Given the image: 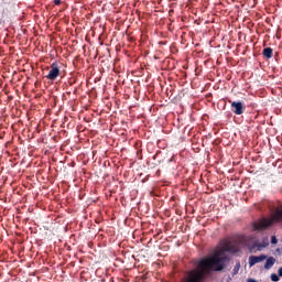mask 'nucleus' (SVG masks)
I'll return each instance as SVG.
<instances>
[{
  "label": "nucleus",
  "instance_id": "f257e3e1",
  "mask_svg": "<svg viewBox=\"0 0 282 282\" xmlns=\"http://www.w3.org/2000/svg\"><path fill=\"white\" fill-rule=\"evenodd\" d=\"M226 252L235 253L237 252V247L231 242L223 243L221 248L216 250L210 257L199 260L198 268L200 271L195 272H202L203 276L208 272H221L226 268V261H228Z\"/></svg>",
  "mask_w": 282,
  "mask_h": 282
},
{
  "label": "nucleus",
  "instance_id": "f03ea898",
  "mask_svg": "<svg viewBox=\"0 0 282 282\" xmlns=\"http://www.w3.org/2000/svg\"><path fill=\"white\" fill-rule=\"evenodd\" d=\"M282 220V209L278 210L273 218H262L258 223L253 224L254 230H265V228H270L274 224V221H281Z\"/></svg>",
  "mask_w": 282,
  "mask_h": 282
},
{
  "label": "nucleus",
  "instance_id": "7ed1b4c3",
  "mask_svg": "<svg viewBox=\"0 0 282 282\" xmlns=\"http://www.w3.org/2000/svg\"><path fill=\"white\" fill-rule=\"evenodd\" d=\"M61 76V67H58V62L51 64V69L46 75L47 80H56Z\"/></svg>",
  "mask_w": 282,
  "mask_h": 282
},
{
  "label": "nucleus",
  "instance_id": "20e7f679",
  "mask_svg": "<svg viewBox=\"0 0 282 282\" xmlns=\"http://www.w3.org/2000/svg\"><path fill=\"white\" fill-rule=\"evenodd\" d=\"M229 102L231 105V111L236 116H241L243 113V111H246V107L243 106V102H241V101H232V100H229Z\"/></svg>",
  "mask_w": 282,
  "mask_h": 282
},
{
  "label": "nucleus",
  "instance_id": "39448f33",
  "mask_svg": "<svg viewBox=\"0 0 282 282\" xmlns=\"http://www.w3.org/2000/svg\"><path fill=\"white\" fill-rule=\"evenodd\" d=\"M268 259V256L260 254V256H250L249 257V268H252L257 265V263H261L262 261H265Z\"/></svg>",
  "mask_w": 282,
  "mask_h": 282
},
{
  "label": "nucleus",
  "instance_id": "423d86ee",
  "mask_svg": "<svg viewBox=\"0 0 282 282\" xmlns=\"http://www.w3.org/2000/svg\"><path fill=\"white\" fill-rule=\"evenodd\" d=\"M204 281V275L202 272L192 271L187 282H202Z\"/></svg>",
  "mask_w": 282,
  "mask_h": 282
},
{
  "label": "nucleus",
  "instance_id": "0eeeda50",
  "mask_svg": "<svg viewBox=\"0 0 282 282\" xmlns=\"http://www.w3.org/2000/svg\"><path fill=\"white\" fill-rule=\"evenodd\" d=\"M274 263H276V259H274V257H269L267 259V262L264 263V270H270L272 269V267L274 265Z\"/></svg>",
  "mask_w": 282,
  "mask_h": 282
},
{
  "label": "nucleus",
  "instance_id": "6e6552de",
  "mask_svg": "<svg viewBox=\"0 0 282 282\" xmlns=\"http://www.w3.org/2000/svg\"><path fill=\"white\" fill-rule=\"evenodd\" d=\"M272 53H273L272 47H265V48H263V51H262V55H263V57L267 58V59L272 58Z\"/></svg>",
  "mask_w": 282,
  "mask_h": 282
},
{
  "label": "nucleus",
  "instance_id": "1a4fd4ad",
  "mask_svg": "<svg viewBox=\"0 0 282 282\" xmlns=\"http://www.w3.org/2000/svg\"><path fill=\"white\" fill-rule=\"evenodd\" d=\"M267 246H268V242L264 245L254 243V245H252L251 250H254L257 248V250L261 251V250H263V248H267Z\"/></svg>",
  "mask_w": 282,
  "mask_h": 282
},
{
  "label": "nucleus",
  "instance_id": "9d476101",
  "mask_svg": "<svg viewBox=\"0 0 282 282\" xmlns=\"http://www.w3.org/2000/svg\"><path fill=\"white\" fill-rule=\"evenodd\" d=\"M239 270H241V263H237L236 267L234 268L232 275L239 274Z\"/></svg>",
  "mask_w": 282,
  "mask_h": 282
},
{
  "label": "nucleus",
  "instance_id": "9b49d317",
  "mask_svg": "<svg viewBox=\"0 0 282 282\" xmlns=\"http://www.w3.org/2000/svg\"><path fill=\"white\" fill-rule=\"evenodd\" d=\"M271 281L279 282V275H276L275 273H272L271 274Z\"/></svg>",
  "mask_w": 282,
  "mask_h": 282
},
{
  "label": "nucleus",
  "instance_id": "f8f14e48",
  "mask_svg": "<svg viewBox=\"0 0 282 282\" xmlns=\"http://www.w3.org/2000/svg\"><path fill=\"white\" fill-rule=\"evenodd\" d=\"M271 243H273V246H275V243H279V240L276 239V236L271 237Z\"/></svg>",
  "mask_w": 282,
  "mask_h": 282
},
{
  "label": "nucleus",
  "instance_id": "ddd939ff",
  "mask_svg": "<svg viewBox=\"0 0 282 282\" xmlns=\"http://www.w3.org/2000/svg\"><path fill=\"white\" fill-rule=\"evenodd\" d=\"M55 6H61V0H54Z\"/></svg>",
  "mask_w": 282,
  "mask_h": 282
},
{
  "label": "nucleus",
  "instance_id": "4468645a",
  "mask_svg": "<svg viewBox=\"0 0 282 282\" xmlns=\"http://www.w3.org/2000/svg\"><path fill=\"white\" fill-rule=\"evenodd\" d=\"M279 276H282V267L278 270Z\"/></svg>",
  "mask_w": 282,
  "mask_h": 282
},
{
  "label": "nucleus",
  "instance_id": "2eb2a0df",
  "mask_svg": "<svg viewBox=\"0 0 282 282\" xmlns=\"http://www.w3.org/2000/svg\"><path fill=\"white\" fill-rule=\"evenodd\" d=\"M247 282H257V280L249 278V279H247Z\"/></svg>",
  "mask_w": 282,
  "mask_h": 282
}]
</instances>
